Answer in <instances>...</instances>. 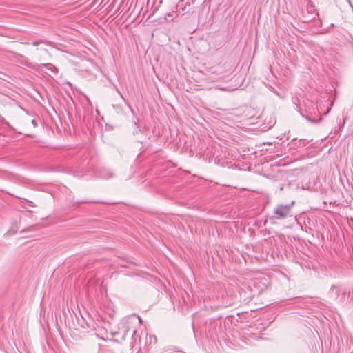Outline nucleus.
I'll use <instances>...</instances> for the list:
<instances>
[{
	"mask_svg": "<svg viewBox=\"0 0 353 353\" xmlns=\"http://www.w3.org/2000/svg\"><path fill=\"white\" fill-rule=\"evenodd\" d=\"M330 290L332 293H334L336 295V296H339V289L337 287L333 285L332 286Z\"/></svg>",
	"mask_w": 353,
	"mask_h": 353,
	"instance_id": "obj_5",
	"label": "nucleus"
},
{
	"mask_svg": "<svg viewBox=\"0 0 353 353\" xmlns=\"http://www.w3.org/2000/svg\"><path fill=\"white\" fill-rule=\"evenodd\" d=\"M149 338H150V341H152L153 336H150Z\"/></svg>",
	"mask_w": 353,
	"mask_h": 353,
	"instance_id": "obj_11",
	"label": "nucleus"
},
{
	"mask_svg": "<svg viewBox=\"0 0 353 353\" xmlns=\"http://www.w3.org/2000/svg\"><path fill=\"white\" fill-rule=\"evenodd\" d=\"M44 43V41H41H41H33L31 43V44L33 45V46H37V45H39L40 43Z\"/></svg>",
	"mask_w": 353,
	"mask_h": 353,
	"instance_id": "obj_7",
	"label": "nucleus"
},
{
	"mask_svg": "<svg viewBox=\"0 0 353 353\" xmlns=\"http://www.w3.org/2000/svg\"><path fill=\"white\" fill-rule=\"evenodd\" d=\"M137 331L136 330H134L133 334H132V339L134 340V343H135L136 340H137Z\"/></svg>",
	"mask_w": 353,
	"mask_h": 353,
	"instance_id": "obj_8",
	"label": "nucleus"
},
{
	"mask_svg": "<svg viewBox=\"0 0 353 353\" xmlns=\"http://www.w3.org/2000/svg\"><path fill=\"white\" fill-rule=\"evenodd\" d=\"M291 143L292 145L297 146L298 148H303L307 143V141L305 139H300L299 140L297 139H293L291 141Z\"/></svg>",
	"mask_w": 353,
	"mask_h": 353,
	"instance_id": "obj_2",
	"label": "nucleus"
},
{
	"mask_svg": "<svg viewBox=\"0 0 353 353\" xmlns=\"http://www.w3.org/2000/svg\"><path fill=\"white\" fill-rule=\"evenodd\" d=\"M128 331H129V328H128V327L125 328V334H126V333H127Z\"/></svg>",
	"mask_w": 353,
	"mask_h": 353,
	"instance_id": "obj_10",
	"label": "nucleus"
},
{
	"mask_svg": "<svg viewBox=\"0 0 353 353\" xmlns=\"http://www.w3.org/2000/svg\"><path fill=\"white\" fill-rule=\"evenodd\" d=\"M45 67L48 69H51V68H53L54 69L57 70V68L51 64H46Z\"/></svg>",
	"mask_w": 353,
	"mask_h": 353,
	"instance_id": "obj_9",
	"label": "nucleus"
},
{
	"mask_svg": "<svg viewBox=\"0 0 353 353\" xmlns=\"http://www.w3.org/2000/svg\"><path fill=\"white\" fill-rule=\"evenodd\" d=\"M294 203V201H292L291 204L289 205L280 204L276 205L273 211V215L271 219L280 220L291 216V209Z\"/></svg>",
	"mask_w": 353,
	"mask_h": 353,
	"instance_id": "obj_1",
	"label": "nucleus"
},
{
	"mask_svg": "<svg viewBox=\"0 0 353 353\" xmlns=\"http://www.w3.org/2000/svg\"><path fill=\"white\" fill-rule=\"evenodd\" d=\"M176 10L178 12H180V10H185V6H183V1H181L178 3V4L176 5Z\"/></svg>",
	"mask_w": 353,
	"mask_h": 353,
	"instance_id": "obj_4",
	"label": "nucleus"
},
{
	"mask_svg": "<svg viewBox=\"0 0 353 353\" xmlns=\"http://www.w3.org/2000/svg\"><path fill=\"white\" fill-rule=\"evenodd\" d=\"M99 353H114V351L108 346L100 348Z\"/></svg>",
	"mask_w": 353,
	"mask_h": 353,
	"instance_id": "obj_3",
	"label": "nucleus"
},
{
	"mask_svg": "<svg viewBox=\"0 0 353 353\" xmlns=\"http://www.w3.org/2000/svg\"><path fill=\"white\" fill-rule=\"evenodd\" d=\"M177 352L176 349L166 348L163 353H176Z\"/></svg>",
	"mask_w": 353,
	"mask_h": 353,
	"instance_id": "obj_6",
	"label": "nucleus"
}]
</instances>
